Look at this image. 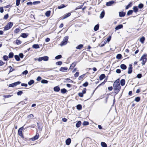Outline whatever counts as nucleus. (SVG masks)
<instances>
[{
  "instance_id": "1",
  "label": "nucleus",
  "mask_w": 147,
  "mask_h": 147,
  "mask_svg": "<svg viewBox=\"0 0 147 147\" xmlns=\"http://www.w3.org/2000/svg\"><path fill=\"white\" fill-rule=\"evenodd\" d=\"M113 86L115 90V92L116 94H117L119 92L121 88L119 83V79L117 80L114 82L113 84Z\"/></svg>"
},
{
  "instance_id": "2",
  "label": "nucleus",
  "mask_w": 147,
  "mask_h": 147,
  "mask_svg": "<svg viewBox=\"0 0 147 147\" xmlns=\"http://www.w3.org/2000/svg\"><path fill=\"white\" fill-rule=\"evenodd\" d=\"M68 39V36H66L65 37L63 41L61 42L60 45L61 46L66 45L67 43V41Z\"/></svg>"
},
{
  "instance_id": "3",
  "label": "nucleus",
  "mask_w": 147,
  "mask_h": 147,
  "mask_svg": "<svg viewBox=\"0 0 147 147\" xmlns=\"http://www.w3.org/2000/svg\"><path fill=\"white\" fill-rule=\"evenodd\" d=\"M146 55H143L141 57L140 59V61H142V65H144L147 59L146 58Z\"/></svg>"
},
{
  "instance_id": "4",
  "label": "nucleus",
  "mask_w": 147,
  "mask_h": 147,
  "mask_svg": "<svg viewBox=\"0 0 147 147\" xmlns=\"http://www.w3.org/2000/svg\"><path fill=\"white\" fill-rule=\"evenodd\" d=\"M13 24L11 22H9L7 25L4 27V30H7L11 28Z\"/></svg>"
},
{
  "instance_id": "5",
  "label": "nucleus",
  "mask_w": 147,
  "mask_h": 147,
  "mask_svg": "<svg viewBox=\"0 0 147 147\" xmlns=\"http://www.w3.org/2000/svg\"><path fill=\"white\" fill-rule=\"evenodd\" d=\"M24 129L23 127H21L20 128L18 131V135L21 137H23V136L22 133V131Z\"/></svg>"
},
{
  "instance_id": "6",
  "label": "nucleus",
  "mask_w": 147,
  "mask_h": 147,
  "mask_svg": "<svg viewBox=\"0 0 147 147\" xmlns=\"http://www.w3.org/2000/svg\"><path fill=\"white\" fill-rule=\"evenodd\" d=\"M39 137V134L37 133L36 135L33 138H31V140L32 141H35Z\"/></svg>"
},
{
  "instance_id": "7",
  "label": "nucleus",
  "mask_w": 147,
  "mask_h": 147,
  "mask_svg": "<svg viewBox=\"0 0 147 147\" xmlns=\"http://www.w3.org/2000/svg\"><path fill=\"white\" fill-rule=\"evenodd\" d=\"M132 65L131 64H129L128 68V74H130L132 73Z\"/></svg>"
},
{
  "instance_id": "8",
  "label": "nucleus",
  "mask_w": 147,
  "mask_h": 147,
  "mask_svg": "<svg viewBox=\"0 0 147 147\" xmlns=\"http://www.w3.org/2000/svg\"><path fill=\"white\" fill-rule=\"evenodd\" d=\"M115 3V2L114 1H111L109 2H107L106 3V5L107 6H110Z\"/></svg>"
},
{
  "instance_id": "9",
  "label": "nucleus",
  "mask_w": 147,
  "mask_h": 147,
  "mask_svg": "<svg viewBox=\"0 0 147 147\" xmlns=\"http://www.w3.org/2000/svg\"><path fill=\"white\" fill-rule=\"evenodd\" d=\"M28 34L26 33H22L21 34V36L24 38H27L28 36Z\"/></svg>"
},
{
  "instance_id": "10",
  "label": "nucleus",
  "mask_w": 147,
  "mask_h": 147,
  "mask_svg": "<svg viewBox=\"0 0 147 147\" xmlns=\"http://www.w3.org/2000/svg\"><path fill=\"white\" fill-rule=\"evenodd\" d=\"M123 27V25L122 24H120L117 26L115 28V29L116 30H118L122 28Z\"/></svg>"
},
{
  "instance_id": "11",
  "label": "nucleus",
  "mask_w": 147,
  "mask_h": 147,
  "mask_svg": "<svg viewBox=\"0 0 147 147\" xmlns=\"http://www.w3.org/2000/svg\"><path fill=\"white\" fill-rule=\"evenodd\" d=\"M60 90L59 87L58 86H55L54 88V90L55 92H58Z\"/></svg>"
},
{
  "instance_id": "12",
  "label": "nucleus",
  "mask_w": 147,
  "mask_h": 147,
  "mask_svg": "<svg viewBox=\"0 0 147 147\" xmlns=\"http://www.w3.org/2000/svg\"><path fill=\"white\" fill-rule=\"evenodd\" d=\"M119 13V16L120 17H124L125 15V13L123 11L120 12Z\"/></svg>"
},
{
  "instance_id": "13",
  "label": "nucleus",
  "mask_w": 147,
  "mask_h": 147,
  "mask_svg": "<svg viewBox=\"0 0 147 147\" xmlns=\"http://www.w3.org/2000/svg\"><path fill=\"white\" fill-rule=\"evenodd\" d=\"M71 142V140L70 138H69L67 139L66 140L65 142L66 144L69 145L70 144Z\"/></svg>"
},
{
  "instance_id": "14",
  "label": "nucleus",
  "mask_w": 147,
  "mask_h": 147,
  "mask_svg": "<svg viewBox=\"0 0 147 147\" xmlns=\"http://www.w3.org/2000/svg\"><path fill=\"white\" fill-rule=\"evenodd\" d=\"M67 67H61L60 68L59 70L61 71H65L67 70Z\"/></svg>"
},
{
  "instance_id": "15",
  "label": "nucleus",
  "mask_w": 147,
  "mask_h": 147,
  "mask_svg": "<svg viewBox=\"0 0 147 147\" xmlns=\"http://www.w3.org/2000/svg\"><path fill=\"white\" fill-rule=\"evenodd\" d=\"M42 60L44 61H47L49 59V57L47 56H45L43 57H42Z\"/></svg>"
},
{
  "instance_id": "16",
  "label": "nucleus",
  "mask_w": 147,
  "mask_h": 147,
  "mask_svg": "<svg viewBox=\"0 0 147 147\" xmlns=\"http://www.w3.org/2000/svg\"><path fill=\"white\" fill-rule=\"evenodd\" d=\"M105 14V13L104 11H102L101 12V13L100 15V19L102 18L104 16Z\"/></svg>"
},
{
  "instance_id": "17",
  "label": "nucleus",
  "mask_w": 147,
  "mask_h": 147,
  "mask_svg": "<svg viewBox=\"0 0 147 147\" xmlns=\"http://www.w3.org/2000/svg\"><path fill=\"white\" fill-rule=\"evenodd\" d=\"M121 68L123 69H125L127 68L126 66L124 64H122L120 65Z\"/></svg>"
},
{
  "instance_id": "18",
  "label": "nucleus",
  "mask_w": 147,
  "mask_h": 147,
  "mask_svg": "<svg viewBox=\"0 0 147 147\" xmlns=\"http://www.w3.org/2000/svg\"><path fill=\"white\" fill-rule=\"evenodd\" d=\"M125 80L124 79H122L121 80L120 84L122 86H124L125 84Z\"/></svg>"
},
{
  "instance_id": "19",
  "label": "nucleus",
  "mask_w": 147,
  "mask_h": 147,
  "mask_svg": "<svg viewBox=\"0 0 147 147\" xmlns=\"http://www.w3.org/2000/svg\"><path fill=\"white\" fill-rule=\"evenodd\" d=\"M105 77V74H101L99 76V79L100 80H103Z\"/></svg>"
},
{
  "instance_id": "20",
  "label": "nucleus",
  "mask_w": 147,
  "mask_h": 147,
  "mask_svg": "<svg viewBox=\"0 0 147 147\" xmlns=\"http://www.w3.org/2000/svg\"><path fill=\"white\" fill-rule=\"evenodd\" d=\"M99 25L97 24L94 27V29L95 31H97L99 29Z\"/></svg>"
},
{
  "instance_id": "21",
  "label": "nucleus",
  "mask_w": 147,
  "mask_h": 147,
  "mask_svg": "<svg viewBox=\"0 0 147 147\" xmlns=\"http://www.w3.org/2000/svg\"><path fill=\"white\" fill-rule=\"evenodd\" d=\"M81 124V122L80 121H79L76 124V126L77 127H79Z\"/></svg>"
},
{
  "instance_id": "22",
  "label": "nucleus",
  "mask_w": 147,
  "mask_h": 147,
  "mask_svg": "<svg viewBox=\"0 0 147 147\" xmlns=\"http://www.w3.org/2000/svg\"><path fill=\"white\" fill-rule=\"evenodd\" d=\"M132 5V2H130L125 7L126 9H127L131 7Z\"/></svg>"
},
{
  "instance_id": "23",
  "label": "nucleus",
  "mask_w": 147,
  "mask_h": 147,
  "mask_svg": "<svg viewBox=\"0 0 147 147\" xmlns=\"http://www.w3.org/2000/svg\"><path fill=\"white\" fill-rule=\"evenodd\" d=\"M145 39V37L144 36H143L140 39V40L142 43H143Z\"/></svg>"
},
{
  "instance_id": "24",
  "label": "nucleus",
  "mask_w": 147,
  "mask_h": 147,
  "mask_svg": "<svg viewBox=\"0 0 147 147\" xmlns=\"http://www.w3.org/2000/svg\"><path fill=\"white\" fill-rule=\"evenodd\" d=\"M51 13V11H47L45 13V15L47 17H49L50 16Z\"/></svg>"
},
{
  "instance_id": "25",
  "label": "nucleus",
  "mask_w": 147,
  "mask_h": 147,
  "mask_svg": "<svg viewBox=\"0 0 147 147\" xmlns=\"http://www.w3.org/2000/svg\"><path fill=\"white\" fill-rule=\"evenodd\" d=\"M86 75L85 74H83L80 76L78 78V80H82L83 78Z\"/></svg>"
},
{
  "instance_id": "26",
  "label": "nucleus",
  "mask_w": 147,
  "mask_h": 147,
  "mask_svg": "<svg viewBox=\"0 0 147 147\" xmlns=\"http://www.w3.org/2000/svg\"><path fill=\"white\" fill-rule=\"evenodd\" d=\"M32 47L35 49H38L39 48V47L38 44H34L32 46Z\"/></svg>"
},
{
  "instance_id": "27",
  "label": "nucleus",
  "mask_w": 147,
  "mask_h": 147,
  "mask_svg": "<svg viewBox=\"0 0 147 147\" xmlns=\"http://www.w3.org/2000/svg\"><path fill=\"white\" fill-rule=\"evenodd\" d=\"M140 100V97H136L134 100L136 102H139Z\"/></svg>"
},
{
  "instance_id": "28",
  "label": "nucleus",
  "mask_w": 147,
  "mask_h": 147,
  "mask_svg": "<svg viewBox=\"0 0 147 147\" xmlns=\"http://www.w3.org/2000/svg\"><path fill=\"white\" fill-rule=\"evenodd\" d=\"M34 83V81L33 80H30V81L28 82V84L30 86Z\"/></svg>"
},
{
  "instance_id": "29",
  "label": "nucleus",
  "mask_w": 147,
  "mask_h": 147,
  "mask_svg": "<svg viewBox=\"0 0 147 147\" xmlns=\"http://www.w3.org/2000/svg\"><path fill=\"white\" fill-rule=\"evenodd\" d=\"M133 9L134 10V11L136 13L138 11V9L137 6H135L134 7Z\"/></svg>"
},
{
  "instance_id": "30",
  "label": "nucleus",
  "mask_w": 147,
  "mask_h": 147,
  "mask_svg": "<svg viewBox=\"0 0 147 147\" xmlns=\"http://www.w3.org/2000/svg\"><path fill=\"white\" fill-rule=\"evenodd\" d=\"M101 145L102 147H107V144L104 142H102L101 143Z\"/></svg>"
},
{
  "instance_id": "31",
  "label": "nucleus",
  "mask_w": 147,
  "mask_h": 147,
  "mask_svg": "<svg viewBox=\"0 0 147 147\" xmlns=\"http://www.w3.org/2000/svg\"><path fill=\"white\" fill-rule=\"evenodd\" d=\"M61 93L64 94L67 92V90L65 88H63L61 89Z\"/></svg>"
},
{
  "instance_id": "32",
  "label": "nucleus",
  "mask_w": 147,
  "mask_h": 147,
  "mask_svg": "<svg viewBox=\"0 0 147 147\" xmlns=\"http://www.w3.org/2000/svg\"><path fill=\"white\" fill-rule=\"evenodd\" d=\"M83 47V45H80L77 47H76V48L77 49H80Z\"/></svg>"
},
{
  "instance_id": "33",
  "label": "nucleus",
  "mask_w": 147,
  "mask_h": 147,
  "mask_svg": "<svg viewBox=\"0 0 147 147\" xmlns=\"http://www.w3.org/2000/svg\"><path fill=\"white\" fill-rule=\"evenodd\" d=\"M15 59L17 61H19L20 60V57L18 55H15L14 56Z\"/></svg>"
},
{
  "instance_id": "34",
  "label": "nucleus",
  "mask_w": 147,
  "mask_h": 147,
  "mask_svg": "<svg viewBox=\"0 0 147 147\" xmlns=\"http://www.w3.org/2000/svg\"><path fill=\"white\" fill-rule=\"evenodd\" d=\"M71 14L70 13H68L67 14L65 15V16H64V17L63 18V19H65V18H67L68 17L70 16Z\"/></svg>"
},
{
  "instance_id": "35",
  "label": "nucleus",
  "mask_w": 147,
  "mask_h": 147,
  "mask_svg": "<svg viewBox=\"0 0 147 147\" xmlns=\"http://www.w3.org/2000/svg\"><path fill=\"white\" fill-rule=\"evenodd\" d=\"M122 56L121 54H118L117 55L116 58L118 59H120L121 58Z\"/></svg>"
},
{
  "instance_id": "36",
  "label": "nucleus",
  "mask_w": 147,
  "mask_h": 147,
  "mask_svg": "<svg viewBox=\"0 0 147 147\" xmlns=\"http://www.w3.org/2000/svg\"><path fill=\"white\" fill-rule=\"evenodd\" d=\"M20 30L19 28H16L14 30V33L16 34L20 32Z\"/></svg>"
},
{
  "instance_id": "37",
  "label": "nucleus",
  "mask_w": 147,
  "mask_h": 147,
  "mask_svg": "<svg viewBox=\"0 0 147 147\" xmlns=\"http://www.w3.org/2000/svg\"><path fill=\"white\" fill-rule=\"evenodd\" d=\"M13 56V53L12 52H11L9 53V58H12Z\"/></svg>"
},
{
  "instance_id": "38",
  "label": "nucleus",
  "mask_w": 147,
  "mask_h": 147,
  "mask_svg": "<svg viewBox=\"0 0 147 147\" xmlns=\"http://www.w3.org/2000/svg\"><path fill=\"white\" fill-rule=\"evenodd\" d=\"M40 2L39 1H37L33 2V4L34 5H36V4H40Z\"/></svg>"
},
{
  "instance_id": "39",
  "label": "nucleus",
  "mask_w": 147,
  "mask_h": 147,
  "mask_svg": "<svg viewBox=\"0 0 147 147\" xmlns=\"http://www.w3.org/2000/svg\"><path fill=\"white\" fill-rule=\"evenodd\" d=\"M82 108V107L80 105H78L77 106V109L79 110H81Z\"/></svg>"
},
{
  "instance_id": "40",
  "label": "nucleus",
  "mask_w": 147,
  "mask_h": 147,
  "mask_svg": "<svg viewBox=\"0 0 147 147\" xmlns=\"http://www.w3.org/2000/svg\"><path fill=\"white\" fill-rule=\"evenodd\" d=\"M41 82L42 84H47L48 82V81L46 80H42L41 81Z\"/></svg>"
},
{
  "instance_id": "41",
  "label": "nucleus",
  "mask_w": 147,
  "mask_h": 147,
  "mask_svg": "<svg viewBox=\"0 0 147 147\" xmlns=\"http://www.w3.org/2000/svg\"><path fill=\"white\" fill-rule=\"evenodd\" d=\"M61 57H62V56L60 55H59L56 56V57H55V59H58L61 58Z\"/></svg>"
},
{
  "instance_id": "42",
  "label": "nucleus",
  "mask_w": 147,
  "mask_h": 147,
  "mask_svg": "<svg viewBox=\"0 0 147 147\" xmlns=\"http://www.w3.org/2000/svg\"><path fill=\"white\" fill-rule=\"evenodd\" d=\"M16 86L15 85V84L14 83H13L11 84H9V87H13Z\"/></svg>"
},
{
  "instance_id": "43",
  "label": "nucleus",
  "mask_w": 147,
  "mask_h": 147,
  "mask_svg": "<svg viewBox=\"0 0 147 147\" xmlns=\"http://www.w3.org/2000/svg\"><path fill=\"white\" fill-rule=\"evenodd\" d=\"M65 7V5H64L62 4L61 5H60L58 7V9H60L64 8V7Z\"/></svg>"
},
{
  "instance_id": "44",
  "label": "nucleus",
  "mask_w": 147,
  "mask_h": 147,
  "mask_svg": "<svg viewBox=\"0 0 147 147\" xmlns=\"http://www.w3.org/2000/svg\"><path fill=\"white\" fill-rule=\"evenodd\" d=\"M133 11L132 10H129L128 12H127V14L128 15H130L132 13Z\"/></svg>"
},
{
  "instance_id": "45",
  "label": "nucleus",
  "mask_w": 147,
  "mask_h": 147,
  "mask_svg": "<svg viewBox=\"0 0 147 147\" xmlns=\"http://www.w3.org/2000/svg\"><path fill=\"white\" fill-rule=\"evenodd\" d=\"M12 96L11 95H5L3 96V97L5 98H9L10 97Z\"/></svg>"
},
{
  "instance_id": "46",
  "label": "nucleus",
  "mask_w": 147,
  "mask_h": 147,
  "mask_svg": "<svg viewBox=\"0 0 147 147\" xmlns=\"http://www.w3.org/2000/svg\"><path fill=\"white\" fill-rule=\"evenodd\" d=\"M16 42L17 44L19 45L22 42L19 40H16Z\"/></svg>"
},
{
  "instance_id": "47",
  "label": "nucleus",
  "mask_w": 147,
  "mask_h": 147,
  "mask_svg": "<svg viewBox=\"0 0 147 147\" xmlns=\"http://www.w3.org/2000/svg\"><path fill=\"white\" fill-rule=\"evenodd\" d=\"M62 64V62L61 61H58L56 63V64L57 65H61Z\"/></svg>"
},
{
  "instance_id": "48",
  "label": "nucleus",
  "mask_w": 147,
  "mask_h": 147,
  "mask_svg": "<svg viewBox=\"0 0 147 147\" xmlns=\"http://www.w3.org/2000/svg\"><path fill=\"white\" fill-rule=\"evenodd\" d=\"M89 123L88 122L86 121H84L83 123V125H88L89 124Z\"/></svg>"
},
{
  "instance_id": "49",
  "label": "nucleus",
  "mask_w": 147,
  "mask_h": 147,
  "mask_svg": "<svg viewBox=\"0 0 147 147\" xmlns=\"http://www.w3.org/2000/svg\"><path fill=\"white\" fill-rule=\"evenodd\" d=\"M20 0H16V4L17 6H18L20 3Z\"/></svg>"
},
{
  "instance_id": "50",
  "label": "nucleus",
  "mask_w": 147,
  "mask_h": 147,
  "mask_svg": "<svg viewBox=\"0 0 147 147\" xmlns=\"http://www.w3.org/2000/svg\"><path fill=\"white\" fill-rule=\"evenodd\" d=\"M88 85V83L87 82H85V83L83 84V86L84 87H86Z\"/></svg>"
},
{
  "instance_id": "51",
  "label": "nucleus",
  "mask_w": 147,
  "mask_h": 147,
  "mask_svg": "<svg viewBox=\"0 0 147 147\" xmlns=\"http://www.w3.org/2000/svg\"><path fill=\"white\" fill-rule=\"evenodd\" d=\"M138 7L140 9L142 8L143 7V5L142 3L138 5Z\"/></svg>"
},
{
  "instance_id": "52",
  "label": "nucleus",
  "mask_w": 147,
  "mask_h": 147,
  "mask_svg": "<svg viewBox=\"0 0 147 147\" xmlns=\"http://www.w3.org/2000/svg\"><path fill=\"white\" fill-rule=\"evenodd\" d=\"M23 93V92L22 91H20L17 93V94L18 95H21Z\"/></svg>"
},
{
  "instance_id": "53",
  "label": "nucleus",
  "mask_w": 147,
  "mask_h": 147,
  "mask_svg": "<svg viewBox=\"0 0 147 147\" xmlns=\"http://www.w3.org/2000/svg\"><path fill=\"white\" fill-rule=\"evenodd\" d=\"M142 77V75L141 74H138L137 76V77L138 78H140Z\"/></svg>"
},
{
  "instance_id": "54",
  "label": "nucleus",
  "mask_w": 147,
  "mask_h": 147,
  "mask_svg": "<svg viewBox=\"0 0 147 147\" xmlns=\"http://www.w3.org/2000/svg\"><path fill=\"white\" fill-rule=\"evenodd\" d=\"M28 71L26 70L23 71L22 74L23 75H26L28 73Z\"/></svg>"
},
{
  "instance_id": "55",
  "label": "nucleus",
  "mask_w": 147,
  "mask_h": 147,
  "mask_svg": "<svg viewBox=\"0 0 147 147\" xmlns=\"http://www.w3.org/2000/svg\"><path fill=\"white\" fill-rule=\"evenodd\" d=\"M66 80L67 81V82L69 83H72L73 82V81L72 80L68 78L66 79Z\"/></svg>"
},
{
  "instance_id": "56",
  "label": "nucleus",
  "mask_w": 147,
  "mask_h": 147,
  "mask_svg": "<svg viewBox=\"0 0 147 147\" xmlns=\"http://www.w3.org/2000/svg\"><path fill=\"white\" fill-rule=\"evenodd\" d=\"M9 67L10 68V70H9V73H10L13 71L14 69L11 66H9Z\"/></svg>"
},
{
  "instance_id": "57",
  "label": "nucleus",
  "mask_w": 147,
  "mask_h": 147,
  "mask_svg": "<svg viewBox=\"0 0 147 147\" xmlns=\"http://www.w3.org/2000/svg\"><path fill=\"white\" fill-rule=\"evenodd\" d=\"M79 74V72H77L74 75L75 77H77L78 76Z\"/></svg>"
},
{
  "instance_id": "58",
  "label": "nucleus",
  "mask_w": 147,
  "mask_h": 147,
  "mask_svg": "<svg viewBox=\"0 0 147 147\" xmlns=\"http://www.w3.org/2000/svg\"><path fill=\"white\" fill-rule=\"evenodd\" d=\"M78 95L81 97H82L83 96V94L82 92H79L78 93Z\"/></svg>"
},
{
  "instance_id": "59",
  "label": "nucleus",
  "mask_w": 147,
  "mask_h": 147,
  "mask_svg": "<svg viewBox=\"0 0 147 147\" xmlns=\"http://www.w3.org/2000/svg\"><path fill=\"white\" fill-rule=\"evenodd\" d=\"M3 58L6 61L7 60V59H8V57L6 55H4L3 56Z\"/></svg>"
},
{
  "instance_id": "60",
  "label": "nucleus",
  "mask_w": 147,
  "mask_h": 147,
  "mask_svg": "<svg viewBox=\"0 0 147 147\" xmlns=\"http://www.w3.org/2000/svg\"><path fill=\"white\" fill-rule=\"evenodd\" d=\"M86 88H84L83 89V90L82 91V93L83 94H84L86 93Z\"/></svg>"
},
{
  "instance_id": "61",
  "label": "nucleus",
  "mask_w": 147,
  "mask_h": 147,
  "mask_svg": "<svg viewBox=\"0 0 147 147\" xmlns=\"http://www.w3.org/2000/svg\"><path fill=\"white\" fill-rule=\"evenodd\" d=\"M21 86H22L27 87L28 85L26 84L22 83L21 84Z\"/></svg>"
},
{
  "instance_id": "62",
  "label": "nucleus",
  "mask_w": 147,
  "mask_h": 147,
  "mask_svg": "<svg viewBox=\"0 0 147 147\" xmlns=\"http://www.w3.org/2000/svg\"><path fill=\"white\" fill-rule=\"evenodd\" d=\"M14 83L15 84L16 86L17 85H19L21 83V82L19 81H18L15 82H14Z\"/></svg>"
},
{
  "instance_id": "63",
  "label": "nucleus",
  "mask_w": 147,
  "mask_h": 147,
  "mask_svg": "<svg viewBox=\"0 0 147 147\" xmlns=\"http://www.w3.org/2000/svg\"><path fill=\"white\" fill-rule=\"evenodd\" d=\"M121 72V70L120 69H118L116 70V72L118 74H119Z\"/></svg>"
},
{
  "instance_id": "64",
  "label": "nucleus",
  "mask_w": 147,
  "mask_h": 147,
  "mask_svg": "<svg viewBox=\"0 0 147 147\" xmlns=\"http://www.w3.org/2000/svg\"><path fill=\"white\" fill-rule=\"evenodd\" d=\"M41 79L42 78L38 76L36 79V80L37 81H39L40 80H41Z\"/></svg>"
}]
</instances>
